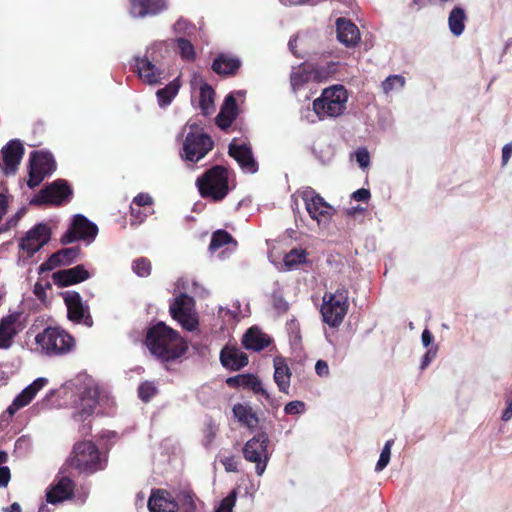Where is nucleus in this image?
<instances>
[{"label":"nucleus","instance_id":"obj_43","mask_svg":"<svg viewBox=\"0 0 512 512\" xmlns=\"http://www.w3.org/2000/svg\"><path fill=\"white\" fill-rule=\"evenodd\" d=\"M151 268V262L147 258H138L132 262V270L139 277L149 276Z\"/></svg>","mask_w":512,"mask_h":512},{"label":"nucleus","instance_id":"obj_36","mask_svg":"<svg viewBox=\"0 0 512 512\" xmlns=\"http://www.w3.org/2000/svg\"><path fill=\"white\" fill-rule=\"evenodd\" d=\"M466 14L460 7H455L449 14L448 25L454 36H460L465 29Z\"/></svg>","mask_w":512,"mask_h":512},{"label":"nucleus","instance_id":"obj_28","mask_svg":"<svg viewBox=\"0 0 512 512\" xmlns=\"http://www.w3.org/2000/svg\"><path fill=\"white\" fill-rule=\"evenodd\" d=\"M79 248L70 247L59 250L50 256V258L41 264L42 271H51L61 265L71 264L79 255Z\"/></svg>","mask_w":512,"mask_h":512},{"label":"nucleus","instance_id":"obj_30","mask_svg":"<svg viewBox=\"0 0 512 512\" xmlns=\"http://www.w3.org/2000/svg\"><path fill=\"white\" fill-rule=\"evenodd\" d=\"M270 337L256 327L250 328L243 336L246 349L260 351L270 344Z\"/></svg>","mask_w":512,"mask_h":512},{"label":"nucleus","instance_id":"obj_59","mask_svg":"<svg viewBox=\"0 0 512 512\" xmlns=\"http://www.w3.org/2000/svg\"><path fill=\"white\" fill-rule=\"evenodd\" d=\"M421 340H422L423 345L425 347H428L433 341V335L431 334V332L429 330L425 329L422 332Z\"/></svg>","mask_w":512,"mask_h":512},{"label":"nucleus","instance_id":"obj_8","mask_svg":"<svg viewBox=\"0 0 512 512\" xmlns=\"http://www.w3.org/2000/svg\"><path fill=\"white\" fill-rule=\"evenodd\" d=\"M163 43H154L146 49L143 57H135V71L138 77L148 85H158L166 78L165 71L157 65L156 52Z\"/></svg>","mask_w":512,"mask_h":512},{"label":"nucleus","instance_id":"obj_31","mask_svg":"<svg viewBox=\"0 0 512 512\" xmlns=\"http://www.w3.org/2000/svg\"><path fill=\"white\" fill-rule=\"evenodd\" d=\"M229 385H237L242 388L250 389L256 394H261L266 399H269L268 392L263 388L260 380L254 375H238L227 380Z\"/></svg>","mask_w":512,"mask_h":512},{"label":"nucleus","instance_id":"obj_48","mask_svg":"<svg viewBox=\"0 0 512 512\" xmlns=\"http://www.w3.org/2000/svg\"><path fill=\"white\" fill-rule=\"evenodd\" d=\"M355 159L359 167L363 170L370 166V153L365 147L358 148L355 153Z\"/></svg>","mask_w":512,"mask_h":512},{"label":"nucleus","instance_id":"obj_38","mask_svg":"<svg viewBox=\"0 0 512 512\" xmlns=\"http://www.w3.org/2000/svg\"><path fill=\"white\" fill-rule=\"evenodd\" d=\"M214 91L207 84H202L200 87L199 106L204 114H209L213 110L214 104Z\"/></svg>","mask_w":512,"mask_h":512},{"label":"nucleus","instance_id":"obj_3","mask_svg":"<svg viewBox=\"0 0 512 512\" xmlns=\"http://www.w3.org/2000/svg\"><path fill=\"white\" fill-rule=\"evenodd\" d=\"M348 92L343 85H332L323 89L321 95L312 103L313 113L307 109L302 117L309 122L337 118L344 114L348 102Z\"/></svg>","mask_w":512,"mask_h":512},{"label":"nucleus","instance_id":"obj_35","mask_svg":"<svg viewBox=\"0 0 512 512\" xmlns=\"http://www.w3.org/2000/svg\"><path fill=\"white\" fill-rule=\"evenodd\" d=\"M180 81L178 78L171 81L169 84H167L164 88L159 89L156 92L158 104L160 107H166L171 104L173 99L176 97V95L179 92L180 89Z\"/></svg>","mask_w":512,"mask_h":512},{"label":"nucleus","instance_id":"obj_10","mask_svg":"<svg viewBox=\"0 0 512 512\" xmlns=\"http://www.w3.org/2000/svg\"><path fill=\"white\" fill-rule=\"evenodd\" d=\"M269 438L265 433H259L248 440L243 447L244 458L255 463V471L258 476H262L266 470L269 461L268 451Z\"/></svg>","mask_w":512,"mask_h":512},{"label":"nucleus","instance_id":"obj_22","mask_svg":"<svg viewBox=\"0 0 512 512\" xmlns=\"http://www.w3.org/2000/svg\"><path fill=\"white\" fill-rule=\"evenodd\" d=\"M90 273L83 265L57 271L53 274V281L60 287H66L83 282L90 278Z\"/></svg>","mask_w":512,"mask_h":512},{"label":"nucleus","instance_id":"obj_27","mask_svg":"<svg viewBox=\"0 0 512 512\" xmlns=\"http://www.w3.org/2000/svg\"><path fill=\"white\" fill-rule=\"evenodd\" d=\"M130 4V14L133 17L156 15L167 7L165 0H130Z\"/></svg>","mask_w":512,"mask_h":512},{"label":"nucleus","instance_id":"obj_63","mask_svg":"<svg viewBox=\"0 0 512 512\" xmlns=\"http://www.w3.org/2000/svg\"><path fill=\"white\" fill-rule=\"evenodd\" d=\"M6 512H21V507L18 503H13L9 508L5 509Z\"/></svg>","mask_w":512,"mask_h":512},{"label":"nucleus","instance_id":"obj_34","mask_svg":"<svg viewBox=\"0 0 512 512\" xmlns=\"http://www.w3.org/2000/svg\"><path fill=\"white\" fill-rule=\"evenodd\" d=\"M234 417L243 425L255 428L258 425V417L248 404H236L233 407Z\"/></svg>","mask_w":512,"mask_h":512},{"label":"nucleus","instance_id":"obj_61","mask_svg":"<svg viewBox=\"0 0 512 512\" xmlns=\"http://www.w3.org/2000/svg\"><path fill=\"white\" fill-rule=\"evenodd\" d=\"M275 307L279 312H286L288 310V303L282 299H276Z\"/></svg>","mask_w":512,"mask_h":512},{"label":"nucleus","instance_id":"obj_52","mask_svg":"<svg viewBox=\"0 0 512 512\" xmlns=\"http://www.w3.org/2000/svg\"><path fill=\"white\" fill-rule=\"evenodd\" d=\"M370 191L365 188L358 189L353 192L352 198L356 201L367 202L370 199Z\"/></svg>","mask_w":512,"mask_h":512},{"label":"nucleus","instance_id":"obj_47","mask_svg":"<svg viewBox=\"0 0 512 512\" xmlns=\"http://www.w3.org/2000/svg\"><path fill=\"white\" fill-rule=\"evenodd\" d=\"M139 397L143 401H149L157 392V388L153 382H144L138 389Z\"/></svg>","mask_w":512,"mask_h":512},{"label":"nucleus","instance_id":"obj_32","mask_svg":"<svg viewBox=\"0 0 512 512\" xmlns=\"http://www.w3.org/2000/svg\"><path fill=\"white\" fill-rule=\"evenodd\" d=\"M236 116H237L236 100L232 94H229L224 101V104L221 108L220 113L217 116V125L221 129H226L232 124V122L236 118Z\"/></svg>","mask_w":512,"mask_h":512},{"label":"nucleus","instance_id":"obj_42","mask_svg":"<svg viewBox=\"0 0 512 512\" xmlns=\"http://www.w3.org/2000/svg\"><path fill=\"white\" fill-rule=\"evenodd\" d=\"M231 242L232 237L229 233L223 230H218L212 235L209 250L213 253L220 249L222 246L230 244Z\"/></svg>","mask_w":512,"mask_h":512},{"label":"nucleus","instance_id":"obj_60","mask_svg":"<svg viewBox=\"0 0 512 512\" xmlns=\"http://www.w3.org/2000/svg\"><path fill=\"white\" fill-rule=\"evenodd\" d=\"M131 214L134 217L133 223L134 222L141 223V222H143L144 218L147 216L146 214L142 216L140 210L135 209L133 206H131Z\"/></svg>","mask_w":512,"mask_h":512},{"label":"nucleus","instance_id":"obj_51","mask_svg":"<svg viewBox=\"0 0 512 512\" xmlns=\"http://www.w3.org/2000/svg\"><path fill=\"white\" fill-rule=\"evenodd\" d=\"M153 203L152 197L147 193H140L133 199V204L138 207H144Z\"/></svg>","mask_w":512,"mask_h":512},{"label":"nucleus","instance_id":"obj_24","mask_svg":"<svg viewBox=\"0 0 512 512\" xmlns=\"http://www.w3.org/2000/svg\"><path fill=\"white\" fill-rule=\"evenodd\" d=\"M71 194V190L64 180H57L43 189L37 201L40 203L60 204Z\"/></svg>","mask_w":512,"mask_h":512},{"label":"nucleus","instance_id":"obj_11","mask_svg":"<svg viewBox=\"0 0 512 512\" xmlns=\"http://www.w3.org/2000/svg\"><path fill=\"white\" fill-rule=\"evenodd\" d=\"M172 317L188 331H194L198 327V317L194 309V300L187 294H181L170 305Z\"/></svg>","mask_w":512,"mask_h":512},{"label":"nucleus","instance_id":"obj_44","mask_svg":"<svg viewBox=\"0 0 512 512\" xmlns=\"http://www.w3.org/2000/svg\"><path fill=\"white\" fill-rule=\"evenodd\" d=\"M176 42L182 59L191 61L195 58L194 47L190 41L180 37Z\"/></svg>","mask_w":512,"mask_h":512},{"label":"nucleus","instance_id":"obj_17","mask_svg":"<svg viewBox=\"0 0 512 512\" xmlns=\"http://www.w3.org/2000/svg\"><path fill=\"white\" fill-rule=\"evenodd\" d=\"M23 154L24 148L19 140L9 141L1 150L0 168L3 173L6 175L14 174Z\"/></svg>","mask_w":512,"mask_h":512},{"label":"nucleus","instance_id":"obj_9","mask_svg":"<svg viewBox=\"0 0 512 512\" xmlns=\"http://www.w3.org/2000/svg\"><path fill=\"white\" fill-rule=\"evenodd\" d=\"M299 196L303 200L309 216L319 226H326L330 222L335 210L315 190L306 187L299 191Z\"/></svg>","mask_w":512,"mask_h":512},{"label":"nucleus","instance_id":"obj_56","mask_svg":"<svg viewBox=\"0 0 512 512\" xmlns=\"http://www.w3.org/2000/svg\"><path fill=\"white\" fill-rule=\"evenodd\" d=\"M512 156V143H507L502 148V165L505 166Z\"/></svg>","mask_w":512,"mask_h":512},{"label":"nucleus","instance_id":"obj_40","mask_svg":"<svg viewBox=\"0 0 512 512\" xmlns=\"http://www.w3.org/2000/svg\"><path fill=\"white\" fill-rule=\"evenodd\" d=\"M178 502V509L183 508L185 512H194L196 509L194 495L189 490H181L174 495Z\"/></svg>","mask_w":512,"mask_h":512},{"label":"nucleus","instance_id":"obj_58","mask_svg":"<svg viewBox=\"0 0 512 512\" xmlns=\"http://www.w3.org/2000/svg\"><path fill=\"white\" fill-rule=\"evenodd\" d=\"M436 355V350L430 349L426 352L421 363V369H425Z\"/></svg>","mask_w":512,"mask_h":512},{"label":"nucleus","instance_id":"obj_7","mask_svg":"<svg viewBox=\"0 0 512 512\" xmlns=\"http://www.w3.org/2000/svg\"><path fill=\"white\" fill-rule=\"evenodd\" d=\"M199 192L204 198L214 201L222 200L228 193V173L221 166H215L208 170L196 181Z\"/></svg>","mask_w":512,"mask_h":512},{"label":"nucleus","instance_id":"obj_41","mask_svg":"<svg viewBox=\"0 0 512 512\" xmlns=\"http://www.w3.org/2000/svg\"><path fill=\"white\" fill-rule=\"evenodd\" d=\"M405 85V78L401 75H390L382 82V89L386 95L400 91Z\"/></svg>","mask_w":512,"mask_h":512},{"label":"nucleus","instance_id":"obj_53","mask_svg":"<svg viewBox=\"0 0 512 512\" xmlns=\"http://www.w3.org/2000/svg\"><path fill=\"white\" fill-rule=\"evenodd\" d=\"M315 371L320 377H327L329 375V367L326 361L318 360L315 364Z\"/></svg>","mask_w":512,"mask_h":512},{"label":"nucleus","instance_id":"obj_45","mask_svg":"<svg viewBox=\"0 0 512 512\" xmlns=\"http://www.w3.org/2000/svg\"><path fill=\"white\" fill-rule=\"evenodd\" d=\"M393 443H394L393 440H388L385 443V445L381 451L379 460L375 466L376 472L382 471L389 464L390 458H391V448H392Z\"/></svg>","mask_w":512,"mask_h":512},{"label":"nucleus","instance_id":"obj_2","mask_svg":"<svg viewBox=\"0 0 512 512\" xmlns=\"http://www.w3.org/2000/svg\"><path fill=\"white\" fill-rule=\"evenodd\" d=\"M28 349L35 354L47 357L64 356L76 347L75 338L59 326H48L27 342Z\"/></svg>","mask_w":512,"mask_h":512},{"label":"nucleus","instance_id":"obj_16","mask_svg":"<svg viewBox=\"0 0 512 512\" xmlns=\"http://www.w3.org/2000/svg\"><path fill=\"white\" fill-rule=\"evenodd\" d=\"M25 328L21 313H11L0 320V349H9L14 338Z\"/></svg>","mask_w":512,"mask_h":512},{"label":"nucleus","instance_id":"obj_50","mask_svg":"<svg viewBox=\"0 0 512 512\" xmlns=\"http://www.w3.org/2000/svg\"><path fill=\"white\" fill-rule=\"evenodd\" d=\"M220 462L228 472H236L238 470V461L233 456L224 457Z\"/></svg>","mask_w":512,"mask_h":512},{"label":"nucleus","instance_id":"obj_1","mask_svg":"<svg viewBox=\"0 0 512 512\" xmlns=\"http://www.w3.org/2000/svg\"><path fill=\"white\" fill-rule=\"evenodd\" d=\"M146 345L151 354L161 361L175 360L187 351L184 339L163 322L157 323L148 330Z\"/></svg>","mask_w":512,"mask_h":512},{"label":"nucleus","instance_id":"obj_25","mask_svg":"<svg viewBox=\"0 0 512 512\" xmlns=\"http://www.w3.org/2000/svg\"><path fill=\"white\" fill-rule=\"evenodd\" d=\"M229 154L245 172L255 173L257 171V164L252 156L251 149L246 144L232 142L229 146Z\"/></svg>","mask_w":512,"mask_h":512},{"label":"nucleus","instance_id":"obj_39","mask_svg":"<svg viewBox=\"0 0 512 512\" xmlns=\"http://www.w3.org/2000/svg\"><path fill=\"white\" fill-rule=\"evenodd\" d=\"M307 254L303 249H292L283 259L284 265L288 270L298 268L306 262Z\"/></svg>","mask_w":512,"mask_h":512},{"label":"nucleus","instance_id":"obj_20","mask_svg":"<svg viewBox=\"0 0 512 512\" xmlns=\"http://www.w3.org/2000/svg\"><path fill=\"white\" fill-rule=\"evenodd\" d=\"M148 508L150 512H177L178 502L172 493L157 489L149 497Z\"/></svg>","mask_w":512,"mask_h":512},{"label":"nucleus","instance_id":"obj_15","mask_svg":"<svg viewBox=\"0 0 512 512\" xmlns=\"http://www.w3.org/2000/svg\"><path fill=\"white\" fill-rule=\"evenodd\" d=\"M50 237V228L46 224L39 223L26 232L20 240L19 247L28 256H32L48 243Z\"/></svg>","mask_w":512,"mask_h":512},{"label":"nucleus","instance_id":"obj_12","mask_svg":"<svg viewBox=\"0 0 512 512\" xmlns=\"http://www.w3.org/2000/svg\"><path fill=\"white\" fill-rule=\"evenodd\" d=\"M98 233L97 226L89 221L83 215L74 216L70 228L62 236L63 244H70L77 240L86 241L88 244L93 242Z\"/></svg>","mask_w":512,"mask_h":512},{"label":"nucleus","instance_id":"obj_54","mask_svg":"<svg viewBox=\"0 0 512 512\" xmlns=\"http://www.w3.org/2000/svg\"><path fill=\"white\" fill-rule=\"evenodd\" d=\"M512 418V394L506 398V409L503 411L501 419L505 422Z\"/></svg>","mask_w":512,"mask_h":512},{"label":"nucleus","instance_id":"obj_64","mask_svg":"<svg viewBox=\"0 0 512 512\" xmlns=\"http://www.w3.org/2000/svg\"><path fill=\"white\" fill-rule=\"evenodd\" d=\"M8 455L4 451H0V467H5V463L7 462Z\"/></svg>","mask_w":512,"mask_h":512},{"label":"nucleus","instance_id":"obj_49","mask_svg":"<svg viewBox=\"0 0 512 512\" xmlns=\"http://www.w3.org/2000/svg\"><path fill=\"white\" fill-rule=\"evenodd\" d=\"M284 411L289 415L302 414L305 411V403L302 401H291L285 405Z\"/></svg>","mask_w":512,"mask_h":512},{"label":"nucleus","instance_id":"obj_62","mask_svg":"<svg viewBox=\"0 0 512 512\" xmlns=\"http://www.w3.org/2000/svg\"><path fill=\"white\" fill-rule=\"evenodd\" d=\"M280 1L285 6H291V5H301V4L309 2L310 0H280Z\"/></svg>","mask_w":512,"mask_h":512},{"label":"nucleus","instance_id":"obj_26","mask_svg":"<svg viewBox=\"0 0 512 512\" xmlns=\"http://www.w3.org/2000/svg\"><path fill=\"white\" fill-rule=\"evenodd\" d=\"M337 39L347 47L355 46L360 41L358 27L348 19L336 20Z\"/></svg>","mask_w":512,"mask_h":512},{"label":"nucleus","instance_id":"obj_13","mask_svg":"<svg viewBox=\"0 0 512 512\" xmlns=\"http://www.w3.org/2000/svg\"><path fill=\"white\" fill-rule=\"evenodd\" d=\"M54 169L55 162L50 153L33 152L30 157L28 186L33 188L39 185Z\"/></svg>","mask_w":512,"mask_h":512},{"label":"nucleus","instance_id":"obj_29","mask_svg":"<svg viewBox=\"0 0 512 512\" xmlns=\"http://www.w3.org/2000/svg\"><path fill=\"white\" fill-rule=\"evenodd\" d=\"M220 360L224 367L231 370H239L248 364L247 355L238 348L225 347L220 354Z\"/></svg>","mask_w":512,"mask_h":512},{"label":"nucleus","instance_id":"obj_23","mask_svg":"<svg viewBox=\"0 0 512 512\" xmlns=\"http://www.w3.org/2000/svg\"><path fill=\"white\" fill-rule=\"evenodd\" d=\"M326 78L327 74L323 73L320 68L308 69L305 66H301L292 70L290 75V83L292 90L297 92L312 79L323 81Z\"/></svg>","mask_w":512,"mask_h":512},{"label":"nucleus","instance_id":"obj_21","mask_svg":"<svg viewBox=\"0 0 512 512\" xmlns=\"http://www.w3.org/2000/svg\"><path fill=\"white\" fill-rule=\"evenodd\" d=\"M74 491V482L66 477H58L46 493L47 501L51 504H57L70 499Z\"/></svg>","mask_w":512,"mask_h":512},{"label":"nucleus","instance_id":"obj_55","mask_svg":"<svg viewBox=\"0 0 512 512\" xmlns=\"http://www.w3.org/2000/svg\"><path fill=\"white\" fill-rule=\"evenodd\" d=\"M10 469L5 467H0V487H6L10 481Z\"/></svg>","mask_w":512,"mask_h":512},{"label":"nucleus","instance_id":"obj_57","mask_svg":"<svg viewBox=\"0 0 512 512\" xmlns=\"http://www.w3.org/2000/svg\"><path fill=\"white\" fill-rule=\"evenodd\" d=\"M189 29V25L187 23V21L185 20H178L175 24H174V31L177 32V33H188L189 32L187 31Z\"/></svg>","mask_w":512,"mask_h":512},{"label":"nucleus","instance_id":"obj_4","mask_svg":"<svg viewBox=\"0 0 512 512\" xmlns=\"http://www.w3.org/2000/svg\"><path fill=\"white\" fill-rule=\"evenodd\" d=\"M183 133L185 134V139L181 157L185 160L198 162L212 150L214 142L199 124L188 122L183 129Z\"/></svg>","mask_w":512,"mask_h":512},{"label":"nucleus","instance_id":"obj_14","mask_svg":"<svg viewBox=\"0 0 512 512\" xmlns=\"http://www.w3.org/2000/svg\"><path fill=\"white\" fill-rule=\"evenodd\" d=\"M62 296L67 307L68 319L74 323L92 326L93 321L89 313V307L82 301L80 294L75 291H65Z\"/></svg>","mask_w":512,"mask_h":512},{"label":"nucleus","instance_id":"obj_33","mask_svg":"<svg viewBox=\"0 0 512 512\" xmlns=\"http://www.w3.org/2000/svg\"><path fill=\"white\" fill-rule=\"evenodd\" d=\"M274 380L279 390L288 393L290 387L291 372L287 364L281 358L274 360Z\"/></svg>","mask_w":512,"mask_h":512},{"label":"nucleus","instance_id":"obj_5","mask_svg":"<svg viewBox=\"0 0 512 512\" xmlns=\"http://www.w3.org/2000/svg\"><path fill=\"white\" fill-rule=\"evenodd\" d=\"M71 465L80 472L92 474L104 469L106 459L102 456L94 443L83 441L74 446L70 458Z\"/></svg>","mask_w":512,"mask_h":512},{"label":"nucleus","instance_id":"obj_19","mask_svg":"<svg viewBox=\"0 0 512 512\" xmlns=\"http://www.w3.org/2000/svg\"><path fill=\"white\" fill-rule=\"evenodd\" d=\"M97 404V390L95 388H85L77 400L74 401L73 417L79 421H85L94 412Z\"/></svg>","mask_w":512,"mask_h":512},{"label":"nucleus","instance_id":"obj_6","mask_svg":"<svg viewBox=\"0 0 512 512\" xmlns=\"http://www.w3.org/2000/svg\"><path fill=\"white\" fill-rule=\"evenodd\" d=\"M348 307V290L345 288L325 293L321 306L323 321L330 327L340 326L347 314Z\"/></svg>","mask_w":512,"mask_h":512},{"label":"nucleus","instance_id":"obj_18","mask_svg":"<svg viewBox=\"0 0 512 512\" xmlns=\"http://www.w3.org/2000/svg\"><path fill=\"white\" fill-rule=\"evenodd\" d=\"M48 382V379L45 377H39L35 379L13 399L6 412L10 416H13L17 411L28 406L36 397L38 392L42 390L48 384Z\"/></svg>","mask_w":512,"mask_h":512},{"label":"nucleus","instance_id":"obj_46","mask_svg":"<svg viewBox=\"0 0 512 512\" xmlns=\"http://www.w3.org/2000/svg\"><path fill=\"white\" fill-rule=\"evenodd\" d=\"M236 500L237 492L236 490H232L224 499H222L219 505L215 507L214 512H232L236 504Z\"/></svg>","mask_w":512,"mask_h":512},{"label":"nucleus","instance_id":"obj_37","mask_svg":"<svg viewBox=\"0 0 512 512\" xmlns=\"http://www.w3.org/2000/svg\"><path fill=\"white\" fill-rule=\"evenodd\" d=\"M240 66V61L236 58L220 55L213 62V70L218 74H231Z\"/></svg>","mask_w":512,"mask_h":512}]
</instances>
